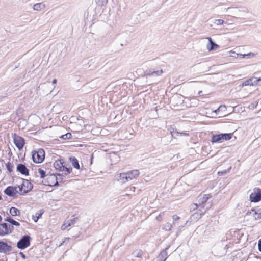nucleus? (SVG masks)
Masks as SVG:
<instances>
[{
    "instance_id": "nucleus-1",
    "label": "nucleus",
    "mask_w": 261,
    "mask_h": 261,
    "mask_svg": "<svg viewBox=\"0 0 261 261\" xmlns=\"http://www.w3.org/2000/svg\"><path fill=\"white\" fill-rule=\"evenodd\" d=\"M32 158L33 162L35 163H42L45 158L44 150L42 148H40L37 150H33L32 152Z\"/></svg>"
},
{
    "instance_id": "nucleus-2",
    "label": "nucleus",
    "mask_w": 261,
    "mask_h": 261,
    "mask_svg": "<svg viewBox=\"0 0 261 261\" xmlns=\"http://www.w3.org/2000/svg\"><path fill=\"white\" fill-rule=\"evenodd\" d=\"M23 182L20 186H18L19 191L20 192V195H23L31 191L33 187V184L28 180L22 179Z\"/></svg>"
},
{
    "instance_id": "nucleus-3",
    "label": "nucleus",
    "mask_w": 261,
    "mask_h": 261,
    "mask_svg": "<svg viewBox=\"0 0 261 261\" xmlns=\"http://www.w3.org/2000/svg\"><path fill=\"white\" fill-rule=\"evenodd\" d=\"M31 237L29 235H24L18 241L17 247L20 249H24L30 245Z\"/></svg>"
},
{
    "instance_id": "nucleus-4",
    "label": "nucleus",
    "mask_w": 261,
    "mask_h": 261,
    "mask_svg": "<svg viewBox=\"0 0 261 261\" xmlns=\"http://www.w3.org/2000/svg\"><path fill=\"white\" fill-rule=\"evenodd\" d=\"M249 199L252 202H258L261 201V189L255 188L250 195Z\"/></svg>"
},
{
    "instance_id": "nucleus-5",
    "label": "nucleus",
    "mask_w": 261,
    "mask_h": 261,
    "mask_svg": "<svg viewBox=\"0 0 261 261\" xmlns=\"http://www.w3.org/2000/svg\"><path fill=\"white\" fill-rule=\"evenodd\" d=\"M13 138L15 145L18 150H21L23 148L25 144L24 139L16 134H14L13 135Z\"/></svg>"
},
{
    "instance_id": "nucleus-6",
    "label": "nucleus",
    "mask_w": 261,
    "mask_h": 261,
    "mask_svg": "<svg viewBox=\"0 0 261 261\" xmlns=\"http://www.w3.org/2000/svg\"><path fill=\"white\" fill-rule=\"evenodd\" d=\"M12 250L11 246L8 244L7 242L0 241V253L7 254Z\"/></svg>"
},
{
    "instance_id": "nucleus-7",
    "label": "nucleus",
    "mask_w": 261,
    "mask_h": 261,
    "mask_svg": "<svg viewBox=\"0 0 261 261\" xmlns=\"http://www.w3.org/2000/svg\"><path fill=\"white\" fill-rule=\"evenodd\" d=\"M4 193L8 196L14 197L18 193L17 187L11 186H8L5 189Z\"/></svg>"
},
{
    "instance_id": "nucleus-8",
    "label": "nucleus",
    "mask_w": 261,
    "mask_h": 261,
    "mask_svg": "<svg viewBox=\"0 0 261 261\" xmlns=\"http://www.w3.org/2000/svg\"><path fill=\"white\" fill-rule=\"evenodd\" d=\"M212 196L210 194H200L197 198L199 205H202L204 204Z\"/></svg>"
},
{
    "instance_id": "nucleus-9",
    "label": "nucleus",
    "mask_w": 261,
    "mask_h": 261,
    "mask_svg": "<svg viewBox=\"0 0 261 261\" xmlns=\"http://www.w3.org/2000/svg\"><path fill=\"white\" fill-rule=\"evenodd\" d=\"M17 171L19 172L22 175L27 176L29 175V170L24 164H18L17 166Z\"/></svg>"
},
{
    "instance_id": "nucleus-10",
    "label": "nucleus",
    "mask_w": 261,
    "mask_h": 261,
    "mask_svg": "<svg viewBox=\"0 0 261 261\" xmlns=\"http://www.w3.org/2000/svg\"><path fill=\"white\" fill-rule=\"evenodd\" d=\"M169 246L166 247L163 250L159 255L157 256V261H165L168 258V254L167 250L169 249Z\"/></svg>"
},
{
    "instance_id": "nucleus-11",
    "label": "nucleus",
    "mask_w": 261,
    "mask_h": 261,
    "mask_svg": "<svg viewBox=\"0 0 261 261\" xmlns=\"http://www.w3.org/2000/svg\"><path fill=\"white\" fill-rule=\"evenodd\" d=\"M163 73V70H155L153 69L147 70L145 72V74L147 76H159Z\"/></svg>"
},
{
    "instance_id": "nucleus-12",
    "label": "nucleus",
    "mask_w": 261,
    "mask_h": 261,
    "mask_svg": "<svg viewBox=\"0 0 261 261\" xmlns=\"http://www.w3.org/2000/svg\"><path fill=\"white\" fill-rule=\"evenodd\" d=\"M9 224L7 223L0 224V236H4L8 235Z\"/></svg>"
},
{
    "instance_id": "nucleus-13",
    "label": "nucleus",
    "mask_w": 261,
    "mask_h": 261,
    "mask_svg": "<svg viewBox=\"0 0 261 261\" xmlns=\"http://www.w3.org/2000/svg\"><path fill=\"white\" fill-rule=\"evenodd\" d=\"M257 85V78L253 77L243 82V86H254Z\"/></svg>"
},
{
    "instance_id": "nucleus-14",
    "label": "nucleus",
    "mask_w": 261,
    "mask_h": 261,
    "mask_svg": "<svg viewBox=\"0 0 261 261\" xmlns=\"http://www.w3.org/2000/svg\"><path fill=\"white\" fill-rule=\"evenodd\" d=\"M247 214L252 215L255 220L261 219V209H258L256 211L255 209H251L250 211L247 212Z\"/></svg>"
},
{
    "instance_id": "nucleus-15",
    "label": "nucleus",
    "mask_w": 261,
    "mask_h": 261,
    "mask_svg": "<svg viewBox=\"0 0 261 261\" xmlns=\"http://www.w3.org/2000/svg\"><path fill=\"white\" fill-rule=\"evenodd\" d=\"M128 180L137 178L139 175V171L138 170H133L126 173Z\"/></svg>"
},
{
    "instance_id": "nucleus-16",
    "label": "nucleus",
    "mask_w": 261,
    "mask_h": 261,
    "mask_svg": "<svg viewBox=\"0 0 261 261\" xmlns=\"http://www.w3.org/2000/svg\"><path fill=\"white\" fill-rule=\"evenodd\" d=\"M64 161L63 159H60L59 160H57L55 161L54 164V167L57 170H59V171H62V169L64 164Z\"/></svg>"
},
{
    "instance_id": "nucleus-17",
    "label": "nucleus",
    "mask_w": 261,
    "mask_h": 261,
    "mask_svg": "<svg viewBox=\"0 0 261 261\" xmlns=\"http://www.w3.org/2000/svg\"><path fill=\"white\" fill-rule=\"evenodd\" d=\"M208 39L209 40L210 43L207 45V48L209 50H216L219 48V45L213 42L211 38L209 37Z\"/></svg>"
},
{
    "instance_id": "nucleus-18",
    "label": "nucleus",
    "mask_w": 261,
    "mask_h": 261,
    "mask_svg": "<svg viewBox=\"0 0 261 261\" xmlns=\"http://www.w3.org/2000/svg\"><path fill=\"white\" fill-rule=\"evenodd\" d=\"M232 133H223L219 134L221 141L222 140L227 141L230 140L232 137Z\"/></svg>"
},
{
    "instance_id": "nucleus-19",
    "label": "nucleus",
    "mask_w": 261,
    "mask_h": 261,
    "mask_svg": "<svg viewBox=\"0 0 261 261\" xmlns=\"http://www.w3.org/2000/svg\"><path fill=\"white\" fill-rule=\"evenodd\" d=\"M117 179L120 180L122 182L125 183L128 181L126 173H122L117 175Z\"/></svg>"
},
{
    "instance_id": "nucleus-20",
    "label": "nucleus",
    "mask_w": 261,
    "mask_h": 261,
    "mask_svg": "<svg viewBox=\"0 0 261 261\" xmlns=\"http://www.w3.org/2000/svg\"><path fill=\"white\" fill-rule=\"evenodd\" d=\"M5 221L10 223L11 224V225L16 226H20V224L19 222L12 219L10 216L7 217L5 219Z\"/></svg>"
},
{
    "instance_id": "nucleus-21",
    "label": "nucleus",
    "mask_w": 261,
    "mask_h": 261,
    "mask_svg": "<svg viewBox=\"0 0 261 261\" xmlns=\"http://www.w3.org/2000/svg\"><path fill=\"white\" fill-rule=\"evenodd\" d=\"M9 213L12 216H17L20 215V211L15 207H11L10 208Z\"/></svg>"
},
{
    "instance_id": "nucleus-22",
    "label": "nucleus",
    "mask_w": 261,
    "mask_h": 261,
    "mask_svg": "<svg viewBox=\"0 0 261 261\" xmlns=\"http://www.w3.org/2000/svg\"><path fill=\"white\" fill-rule=\"evenodd\" d=\"M44 211L42 210L38 211L35 213L34 216H33V219L34 222H37L39 218H40L43 214Z\"/></svg>"
},
{
    "instance_id": "nucleus-23",
    "label": "nucleus",
    "mask_w": 261,
    "mask_h": 261,
    "mask_svg": "<svg viewBox=\"0 0 261 261\" xmlns=\"http://www.w3.org/2000/svg\"><path fill=\"white\" fill-rule=\"evenodd\" d=\"M70 160L72 163V166L76 169H79L80 167L77 159L75 157H71Z\"/></svg>"
},
{
    "instance_id": "nucleus-24",
    "label": "nucleus",
    "mask_w": 261,
    "mask_h": 261,
    "mask_svg": "<svg viewBox=\"0 0 261 261\" xmlns=\"http://www.w3.org/2000/svg\"><path fill=\"white\" fill-rule=\"evenodd\" d=\"M72 168L69 165V167L67 166L66 164L64 162V164H63L62 171H65L64 174L67 175L72 171Z\"/></svg>"
},
{
    "instance_id": "nucleus-25",
    "label": "nucleus",
    "mask_w": 261,
    "mask_h": 261,
    "mask_svg": "<svg viewBox=\"0 0 261 261\" xmlns=\"http://www.w3.org/2000/svg\"><path fill=\"white\" fill-rule=\"evenodd\" d=\"M45 7V5L42 3H37L33 6V9L36 11H40L44 8Z\"/></svg>"
},
{
    "instance_id": "nucleus-26",
    "label": "nucleus",
    "mask_w": 261,
    "mask_h": 261,
    "mask_svg": "<svg viewBox=\"0 0 261 261\" xmlns=\"http://www.w3.org/2000/svg\"><path fill=\"white\" fill-rule=\"evenodd\" d=\"M221 141L220 135L219 134L218 135H213L212 137V140L211 142L214 143H217Z\"/></svg>"
},
{
    "instance_id": "nucleus-27",
    "label": "nucleus",
    "mask_w": 261,
    "mask_h": 261,
    "mask_svg": "<svg viewBox=\"0 0 261 261\" xmlns=\"http://www.w3.org/2000/svg\"><path fill=\"white\" fill-rule=\"evenodd\" d=\"M203 212H201V213H200L199 212L196 211L195 212L192 216H191V219H200L201 216H202Z\"/></svg>"
},
{
    "instance_id": "nucleus-28",
    "label": "nucleus",
    "mask_w": 261,
    "mask_h": 261,
    "mask_svg": "<svg viewBox=\"0 0 261 261\" xmlns=\"http://www.w3.org/2000/svg\"><path fill=\"white\" fill-rule=\"evenodd\" d=\"M143 253V252L141 250H136L133 252L134 256L138 258H141Z\"/></svg>"
},
{
    "instance_id": "nucleus-29",
    "label": "nucleus",
    "mask_w": 261,
    "mask_h": 261,
    "mask_svg": "<svg viewBox=\"0 0 261 261\" xmlns=\"http://www.w3.org/2000/svg\"><path fill=\"white\" fill-rule=\"evenodd\" d=\"M172 225L170 223H166L163 227V229L166 231H170L172 229Z\"/></svg>"
},
{
    "instance_id": "nucleus-30",
    "label": "nucleus",
    "mask_w": 261,
    "mask_h": 261,
    "mask_svg": "<svg viewBox=\"0 0 261 261\" xmlns=\"http://www.w3.org/2000/svg\"><path fill=\"white\" fill-rule=\"evenodd\" d=\"M72 137V134L70 133H67L64 135H62L60 137V138L66 140L71 139Z\"/></svg>"
},
{
    "instance_id": "nucleus-31",
    "label": "nucleus",
    "mask_w": 261,
    "mask_h": 261,
    "mask_svg": "<svg viewBox=\"0 0 261 261\" xmlns=\"http://www.w3.org/2000/svg\"><path fill=\"white\" fill-rule=\"evenodd\" d=\"M237 56L238 57H240L241 58H245V57L246 56H248V57H253L254 56V54L251 52L248 53V54H237Z\"/></svg>"
},
{
    "instance_id": "nucleus-32",
    "label": "nucleus",
    "mask_w": 261,
    "mask_h": 261,
    "mask_svg": "<svg viewBox=\"0 0 261 261\" xmlns=\"http://www.w3.org/2000/svg\"><path fill=\"white\" fill-rule=\"evenodd\" d=\"M96 4L99 6H103L107 4L108 0H95Z\"/></svg>"
},
{
    "instance_id": "nucleus-33",
    "label": "nucleus",
    "mask_w": 261,
    "mask_h": 261,
    "mask_svg": "<svg viewBox=\"0 0 261 261\" xmlns=\"http://www.w3.org/2000/svg\"><path fill=\"white\" fill-rule=\"evenodd\" d=\"M199 206H200V208L197 211L200 213H201V212H203L202 215H203L208 210V208L207 207L205 208L204 204L202 205H199Z\"/></svg>"
},
{
    "instance_id": "nucleus-34",
    "label": "nucleus",
    "mask_w": 261,
    "mask_h": 261,
    "mask_svg": "<svg viewBox=\"0 0 261 261\" xmlns=\"http://www.w3.org/2000/svg\"><path fill=\"white\" fill-rule=\"evenodd\" d=\"M38 172L40 174V176L41 178H43L45 177L46 172L44 170H43L41 168H39L38 169Z\"/></svg>"
},
{
    "instance_id": "nucleus-35",
    "label": "nucleus",
    "mask_w": 261,
    "mask_h": 261,
    "mask_svg": "<svg viewBox=\"0 0 261 261\" xmlns=\"http://www.w3.org/2000/svg\"><path fill=\"white\" fill-rule=\"evenodd\" d=\"M62 176L61 174L58 173L57 174V176H56V180H60V181L61 182L63 180L62 178H60V177ZM58 181H56V182L54 184L55 186L58 185Z\"/></svg>"
},
{
    "instance_id": "nucleus-36",
    "label": "nucleus",
    "mask_w": 261,
    "mask_h": 261,
    "mask_svg": "<svg viewBox=\"0 0 261 261\" xmlns=\"http://www.w3.org/2000/svg\"><path fill=\"white\" fill-rule=\"evenodd\" d=\"M173 133H175L177 135L179 134L180 136H188L189 135V134L188 133H185V132L179 133V132H178L177 131H175V132H171V134H172V136L173 135Z\"/></svg>"
},
{
    "instance_id": "nucleus-37",
    "label": "nucleus",
    "mask_w": 261,
    "mask_h": 261,
    "mask_svg": "<svg viewBox=\"0 0 261 261\" xmlns=\"http://www.w3.org/2000/svg\"><path fill=\"white\" fill-rule=\"evenodd\" d=\"M6 167H7V169L8 171L10 173L12 171L13 165L11 164V163L10 162H8L6 164Z\"/></svg>"
},
{
    "instance_id": "nucleus-38",
    "label": "nucleus",
    "mask_w": 261,
    "mask_h": 261,
    "mask_svg": "<svg viewBox=\"0 0 261 261\" xmlns=\"http://www.w3.org/2000/svg\"><path fill=\"white\" fill-rule=\"evenodd\" d=\"M214 23L217 25H222L224 23V21L222 19H215Z\"/></svg>"
},
{
    "instance_id": "nucleus-39",
    "label": "nucleus",
    "mask_w": 261,
    "mask_h": 261,
    "mask_svg": "<svg viewBox=\"0 0 261 261\" xmlns=\"http://www.w3.org/2000/svg\"><path fill=\"white\" fill-rule=\"evenodd\" d=\"M79 219V217H77L74 218L73 219L69 220V221H70V222H71V224L72 225L76 223V222L78 221Z\"/></svg>"
},
{
    "instance_id": "nucleus-40",
    "label": "nucleus",
    "mask_w": 261,
    "mask_h": 261,
    "mask_svg": "<svg viewBox=\"0 0 261 261\" xmlns=\"http://www.w3.org/2000/svg\"><path fill=\"white\" fill-rule=\"evenodd\" d=\"M14 227H13V225H9V227H8V234L12 233V232L14 230Z\"/></svg>"
},
{
    "instance_id": "nucleus-41",
    "label": "nucleus",
    "mask_w": 261,
    "mask_h": 261,
    "mask_svg": "<svg viewBox=\"0 0 261 261\" xmlns=\"http://www.w3.org/2000/svg\"><path fill=\"white\" fill-rule=\"evenodd\" d=\"M70 240V238L69 237L65 238L64 239V240L61 243V245L67 244L69 242Z\"/></svg>"
},
{
    "instance_id": "nucleus-42",
    "label": "nucleus",
    "mask_w": 261,
    "mask_h": 261,
    "mask_svg": "<svg viewBox=\"0 0 261 261\" xmlns=\"http://www.w3.org/2000/svg\"><path fill=\"white\" fill-rule=\"evenodd\" d=\"M164 212L160 213V214L156 217V220L158 221H161L162 217L164 215Z\"/></svg>"
},
{
    "instance_id": "nucleus-43",
    "label": "nucleus",
    "mask_w": 261,
    "mask_h": 261,
    "mask_svg": "<svg viewBox=\"0 0 261 261\" xmlns=\"http://www.w3.org/2000/svg\"><path fill=\"white\" fill-rule=\"evenodd\" d=\"M172 218H173V221H176V220L179 219L180 217L179 216H178L177 215H175L173 216ZM173 223H174V222H173Z\"/></svg>"
},
{
    "instance_id": "nucleus-44",
    "label": "nucleus",
    "mask_w": 261,
    "mask_h": 261,
    "mask_svg": "<svg viewBox=\"0 0 261 261\" xmlns=\"http://www.w3.org/2000/svg\"><path fill=\"white\" fill-rule=\"evenodd\" d=\"M258 249L261 252V238L258 241Z\"/></svg>"
},
{
    "instance_id": "nucleus-45",
    "label": "nucleus",
    "mask_w": 261,
    "mask_h": 261,
    "mask_svg": "<svg viewBox=\"0 0 261 261\" xmlns=\"http://www.w3.org/2000/svg\"><path fill=\"white\" fill-rule=\"evenodd\" d=\"M64 223L65 224V225H66V226L67 227H69V226H71L72 225L71 224V222H70L69 220L65 221Z\"/></svg>"
},
{
    "instance_id": "nucleus-46",
    "label": "nucleus",
    "mask_w": 261,
    "mask_h": 261,
    "mask_svg": "<svg viewBox=\"0 0 261 261\" xmlns=\"http://www.w3.org/2000/svg\"><path fill=\"white\" fill-rule=\"evenodd\" d=\"M19 254L20 255V256L22 257L23 259H25L27 257L22 252H20Z\"/></svg>"
},
{
    "instance_id": "nucleus-47",
    "label": "nucleus",
    "mask_w": 261,
    "mask_h": 261,
    "mask_svg": "<svg viewBox=\"0 0 261 261\" xmlns=\"http://www.w3.org/2000/svg\"><path fill=\"white\" fill-rule=\"evenodd\" d=\"M227 172V170H223L222 171H219L218 173L219 175H223L224 174H226Z\"/></svg>"
},
{
    "instance_id": "nucleus-48",
    "label": "nucleus",
    "mask_w": 261,
    "mask_h": 261,
    "mask_svg": "<svg viewBox=\"0 0 261 261\" xmlns=\"http://www.w3.org/2000/svg\"><path fill=\"white\" fill-rule=\"evenodd\" d=\"M68 227L66 226V225H65V224L64 223L62 226H61V229L62 230H65L66 229H67Z\"/></svg>"
},
{
    "instance_id": "nucleus-49",
    "label": "nucleus",
    "mask_w": 261,
    "mask_h": 261,
    "mask_svg": "<svg viewBox=\"0 0 261 261\" xmlns=\"http://www.w3.org/2000/svg\"><path fill=\"white\" fill-rule=\"evenodd\" d=\"M57 79H54V80H53V81H52V83H53V84H56V83H57Z\"/></svg>"
},
{
    "instance_id": "nucleus-50",
    "label": "nucleus",
    "mask_w": 261,
    "mask_h": 261,
    "mask_svg": "<svg viewBox=\"0 0 261 261\" xmlns=\"http://www.w3.org/2000/svg\"><path fill=\"white\" fill-rule=\"evenodd\" d=\"M221 107H220L219 108H218L217 109H216V110L214 111V112L216 113H217L218 112H219L220 111V108H221Z\"/></svg>"
},
{
    "instance_id": "nucleus-51",
    "label": "nucleus",
    "mask_w": 261,
    "mask_h": 261,
    "mask_svg": "<svg viewBox=\"0 0 261 261\" xmlns=\"http://www.w3.org/2000/svg\"><path fill=\"white\" fill-rule=\"evenodd\" d=\"M257 83H258L259 81H261V77L258 79H257Z\"/></svg>"
},
{
    "instance_id": "nucleus-52",
    "label": "nucleus",
    "mask_w": 261,
    "mask_h": 261,
    "mask_svg": "<svg viewBox=\"0 0 261 261\" xmlns=\"http://www.w3.org/2000/svg\"><path fill=\"white\" fill-rule=\"evenodd\" d=\"M194 205L196 206V208H197L198 206V204H194Z\"/></svg>"
},
{
    "instance_id": "nucleus-53",
    "label": "nucleus",
    "mask_w": 261,
    "mask_h": 261,
    "mask_svg": "<svg viewBox=\"0 0 261 261\" xmlns=\"http://www.w3.org/2000/svg\"><path fill=\"white\" fill-rule=\"evenodd\" d=\"M2 220V216L0 215V222H1Z\"/></svg>"
},
{
    "instance_id": "nucleus-54",
    "label": "nucleus",
    "mask_w": 261,
    "mask_h": 261,
    "mask_svg": "<svg viewBox=\"0 0 261 261\" xmlns=\"http://www.w3.org/2000/svg\"><path fill=\"white\" fill-rule=\"evenodd\" d=\"M231 8H232L231 7H228V8L227 9V10H229V9H231Z\"/></svg>"
},
{
    "instance_id": "nucleus-55",
    "label": "nucleus",
    "mask_w": 261,
    "mask_h": 261,
    "mask_svg": "<svg viewBox=\"0 0 261 261\" xmlns=\"http://www.w3.org/2000/svg\"><path fill=\"white\" fill-rule=\"evenodd\" d=\"M45 185H46L51 186V185H50L49 184H45Z\"/></svg>"
},
{
    "instance_id": "nucleus-56",
    "label": "nucleus",
    "mask_w": 261,
    "mask_h": 261,
    "mask_svg": "<svg viewBox=\"0 0 261 261\" xmlns=\"http://www.w3.org/2000/svg\"><path fill=\"white\" fill-rule=\"evenodd\" d=\"M154 109H155V111L156 112L157 111V108L155 107Z\"/></svg>"
},
{
    "instance_id": "nucleus-57",
    "label": "nucleus",
    "mask_w": 261,
    "mask_h": 261,
    "mask_svg": "<svg viewBox=\"0 0 261 261\" xmlns=\"http://www.w3.org/2000/svg\"><path fill=\"white\" fill-rule=\"evenodd\" d=\"M231 168V167H230V168L228 169V171H229Z\"/></svg>"
},
{
    "instance_id": "nucleus-58",
    "label": "nucleus",
    "mask_w": 261,
    "mask_h": 261,
    "mask_svg": "<svg viewBox=\"0 0 261 261\" xmlns=\"http://www.w3.org/2000/svg\"><path fill=\"white\" fill-rule=\"evenodd\" d=\"M130 188H133L134 189H135V188L134 187H131Z\"/></svg>"
},
{
    "instance_id": "nucleus-59",
    "label": "nucleus",
    "mask_w": 261,
    "mask_h": 261,
    "mask_svg": "<svg viewBox=\"0 0 261 261\" xmlns=\"http://www.w3.org/2000/svg\"><path fill=\"white\" fill-rule=\"evenodd\" d=\"M2 199V197L0 195V200Z\"/></svg>"
}]
</instances>
